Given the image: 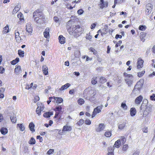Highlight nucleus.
Instances as JSON below:
<instances>
[{
	"label": "nucleus",
	"mask_w": 155,
	"mask_h": 155,
	"mask_svg": "<svg viewBox=\"0 0 155 155\" xmlns=\"http://www.w3.org/2000/svg\"><path fill=\"white\" fill-rule=\"evenodd\" d=\"M66 27L69 34L73 35L75 38L80 36L83 32V29L80 25L72 26L71 20H70L67 22Z\"/></svg>",
	"instance_id": "nucleus-1"
},
{
	"label": "nucleus",
	"mask_w": 155,
	"mask_h": 155,
	"mask_svg": "<svg viewBox=\"0 0 155 155\" xmlns=\"http://www.w3.org/2000/svg\"><path fill=\"white\" fill-rule=\"evenodd\" d=\"M96 93L94 89L91 87H88L84 90V91L83 96L86 99H90L92 98H94Z\"/></svg>",
	"instance_id": "nucleus-2"
},
{
	"label": "nucleus",
	"mask_w": 155,
	"mask_h": 155,
	"mask_svg": "<svg viewBox=\"0 0 155 155\" xmlns=\"http://www.w3.org/2000/svg\"><path fill=\"white\" fill-rule=\"evenodd\" d=\"M33 17L34 18L35 20L38 23V21L40 18H42L43 17L42 13L40 9H38L34 11L33 14Z\"/></svg>",
	"instance_id": "nucleus-3"
},
{
	"label": "nucleus",
	"mask_w": 155,
	"mask_h": 155,
	"mask_svg": "<svg viewBox=\"0 0 155 155\" xmlns=\"http://www.w3.org/2000/svg\"><path fill=\"white\" fill-rule=\"evenodd\" d=\"M142 85L143 84L141 83L140 82H137L133 90L132 93L135 94H139Z\"/></svg>",
	"instance_id": "nucleus-4"
},
{
	"label": "nucleus",
	"mask_w": 155,
	"mask_h": 155,
	"mask_svg": "<svg viewBox=\"0 0 155 155\" xmlns=\"http://www.w3.org/2000/svg\"><path fill=\"white\" fill-rule=\"evenodd\" d=\"M62 107L61 106H58L56 107L54 110L56 111V113L54 118H57L56 120H60V117H58V119H57L58 116V115L61 111Z\"/></svg>",
	"instance_id": "nucleus-5"
},
{
	"label": "nucleus",
	"mask_w": 155,
	"mask_h": 155,
	"mask_svg": "<svg viewBox=\"0 0 155 155\" xmlns=\"http://www.w3.org/2000/svg\"><path fill=\"white\" fill-rule=\"evenodd\" d=\"M102 107L103 106L101 105L98 106L94 109L91 115L92 118H93L97 114L101 112V110L102 108Z\"/></svg>",
	"instance_id": "nucleus-6"
},
{
	"label": "nucleus",
	"mask_w": 155,
	"mask_h": 155,
	"mask_svg": "<svg viewBox=\"0 0 155 155\" xmlns=\"http://www.w3.org/2000/svg\"><path fill=\"white\" fill-rule=\"evenodd\" d=\"M100 0V2L98 4V6L100 9H103L104 8H107L108 5V2L107 1H104V0Z\"/></svg>",
	"instance_id": "nucleus-7"
},
{
	"label": "nucleus",
	"mask_w": 155,
	"mask_h": 155,
	"mask_svg": "<svg viewBox=\"0 0 155 155\" xmlns=\"http://www.w3.org/2000/svg\"><path fill=\"white\" fill-rule=\"evenodd\" d=\"M144 62V61L140 58H139L137 63V68L139 69L142 68L143 66Z\"/></svg>",
	"instance_id": "nucleus-8"
},
{
	"label": "nucleus",
	"mask_w": 155,
	"mask_h": 155,
	"mask_svg": "<svg viewBox=\"0 0 155 155\" xmlns=\"http://www.w3.org/2000/svg\"><path fill=\"white\" fill-rule=\"evenodd\" d=\"M105 125L104 124H100L98 127L95 129L96 131L97 132H100L103 131L105 128Z\"/></svg>",
	"instance_id": "nucleus-9"
},
{
	"label": "nucleus",
	"mask_w": 155,
	"mask_h": 155,
	"mask_svg": "<svg viewBox=\"0 0 155 155\" xmlns=\"http://www.w3.org/2000/svg\"><path fill=\"white\" fill-rule=\"evenodd\" d=\"M99 32L101 33V35L102 36L106 34L108 32V28L106 27L103 28L102 30L101 29L97 31V33H98Z\"/></svg>",
	"instance_id": "nucleus-10"
},
{
	"label": "nucleus",
	"mask_w": 155,
	"mask_h": 155,
	"mask_svg": "<svg viewBox=\"0 0 155 155\" xmlns=\"http://www.w3.org/2000/svg\"><path fill=\"white\" fill-rule=\"evenodd\" d=\"M15 37L17 42H21V38L19 36V33L18 30H16L15 31Z\"/></svg>",
	"instance_id": "nucleus-11"
},
{
	"label": "nucleus",
	"mask_w": 155,
	"mask_h": 155,
	"mask_svg": "<svg viewBox=\"0 0 155 155\" xmlns=\"http://www.w3.org/2000/svg\"><path fill=\"white\" fill-rule=\"evenodd\" d=\"M143 99V97L141 95L137 97L135 100V103L136 104L139 105L140 104Z\"/></svg>",
	"instance_id": "nucleus-12"
},
{
	"label": "nucleus",
	"mask_w": 155,
	"mask_h": 155,
	"mask_svg": "<svg viewBox=\"0 0 155 155\" xmlns=\"http://www.w3.org/2000/svg\"><path fill=\"white\" fill-rule=\"evenodd\" d=\"M49 32H50V29L48 28H47L45 31L44 32L43 34L45 38H49L50 37V34H49Z\"/></svg>",
	"instance_id": "nucleus-13"
},
{
	"label": "nucleus",
	"mask_w": 155,
	"mask_h": 155,
	"mask_svg": "<svg viewBox=\"0 0 155 155\" xmlns=\"http://www.w3.org/2000/svg\"><path fill=\"white\" fill-rule=\"evenodd\" d=\"M147 35V33L145 32H141L140 33V38L141 41L143 42H144L145 41V38Z\"/></svg>",
	"instance_id": "nucleus-14"
},
{
	"label": "nucleus",
	"mask_w": 155,
	"mask_h": 155,
	"mask_svg": "<svg viewBox=\"0 0 155 155\" xmlns=\"http://www.w3.org/2000/svg\"><path fill=\"white\" fill-rule=\"evenodd\" d=\"M72 130V127L71 126L66 125L64 126L62 131H71Z\"/></svg>",
	"instance_id": "nucleus-15"
},
{
	"label": "nucleus",
	"mask_w": 155,
	"mask_h": 155,
	"mask_svg": "<svg viewBox=\"0 0 155 155\" xmlns=\"http://www.w3.org/2000/svg\"><path fill=\"white\" fill-rule=\"evenodd\" d=\"M42 71L44 74L45 75L48 74V68L46 65L42 66Z\"/></svg>",
	"instance_id": "nucleus-16"
},
{
	"label": "nucleus",
	"mask_w": 155,
	"mask_h": 155,
	"mask_svg": "<svg viewBox=\"0 0 155 155\" xmlns=\"http://www.w3.org/2000/svg\"><path fill=\"white\" fill-rule=\"evenodd\" d=\"M26 31L30 34H31L32 32V28L31 25L29 24H27L26 25Z\"/></svg>",
	"instance_id": "nucleus-17"
},
{
	"label": "nucleus",
	"mask_w": 155,
	"mask_h": 155,
	"mask_svg": "<svg viewBox=\"0 0 155 155\" xmlns=\"http://www.w3.org/2000/svg\"><path fill=\"white\" fill-rule=\"evenodd\" d=\"M59 42L61 44H64L65 42V38L63 35H60L58 37Z\"/></svg>",
	"instance_id": "nucleus-18"
},
{
	"label": "nucleus",
	"mask_w": 155,
	"mask_h": 155,
	"mask_svg": "<svg viewBox=\"0 0 155 155\" xmlns=\"http://www.w3.org/2000/svg\"><path fill=\"white\" fill-rule=\"evenodd\" d=\"M71 84L69 83H67L64 85L62 86L59 89V90L61 91L64 89H66L69 87Z\"/></svg>",
	"instance_id": "nucleus-19"
},
{
	"label": "nucleus",
	"mask_w": 155,
	"mask_h": 155,
	"mask_svg": "<svg viewBox=\"0 0 155 155\" xmlns=\"http://www.w3.org/2000/svg\"><path fill=\"white\" fill-rule=\"evenodd\" d=\"M121 144L120 140V139L118 140L117 141H115L114 145V147L117 148L120 147Z\"/></svg>",
	"instance_id": "nucleus-20"
},
{
	"label": "nucleus",
	"mask_w": 155,
	"mask_h": 155,
	"mask_svg": "<svg viewBox=\"0 0 155 155\" xmlns=\"http://www.w3.org/2000/svg\"><path fill=\"white\" fill-rule=\"evenodd\" d=\"M137 113L136 109L134 107L131 108L130 110V114L131 116H134Z\"/></svg>",
	"instance_id": "nucleus-21"
},
{
	"label": "nucleus",
	"mask_w": 155,
	"mask_h": 155,
	"mask_svg": "<svg viewBox=\"0 0 155 155\" xmlns=\"http://www.w3.org/2000/svg\"><path fill=\"white\" fill-rule=\"evenodd\" d=\"M21 71V66L20 65H16L15 69V72L16 74H18Z\"/></svg>",
	"instance_id": "nucleus-22"
},
{
	"label": "nucleus",
	"mask_w": 155,
	"mask_h": 155,
	"mask_svg": "<svg viewBox=\"0 0 155 155\" xmlns=\"http://www.w3.org/2000/svg\"><path fill=\"white\" fill-rule=\"evenodd\" d=\"M35 126V125L33 122H31L29 123L28 126L30 130L33 132H35V131L34 129Z\"/></svg>",
	"instance_id": "nucleus-23"
},
{
	"label": "nucleus",
	"mask_w": 155,
	"mask_h": 155,
	"mask_svg": "<svg viewBox=\"0 0 155 155\" xmlns=\"http://www.w3.org/2000/svg\"><path fill=\"white\" fill-rule=\"evenodd\" d=\"M53 114V112H48L45 113L43 114V116L46 118H48Z\"/></svg>",
	"instance_id": "nucleus-24"
},
{
	"label": "nucleus",
	"mask_w": 155,
	"mask_h": 155,
	"mask_svg": "<svg viewBox=\"0 0 155 155\" xmlns=\"http://www.w3.org/2000/svg\"><path fill=\"white\" fill-rule=\"evenodd\" d=\"M0 132L2 134L5 135L7 133L8 130L6 128L2 127L0 130Z\"/></svg>",
	"instance_id": "nucleus-25"
},
{
	"label": "nucleus",
	"mask_w": 155,
	"mask_h": 155,
	"mask_svg": "<svg viewBox=\"0 0 155 155\" xmlns=\"http://www.w3.org/2000/svg\"><path fill=\"white\" fill-rule=\"evenodd\" d=\"M39 104L38 105V107L36 109V113L39 116L41 114V111L42 110V107H41L40 106L39 107Z\"/></svg>",
	"instance_id": "nucleus-26"
},
{
	"label": "nucleus",
	"mask_w": 155,
	"mask_h": 155,
	"mask_svg": "<svg viewBox=\"0 0 155 155\" xmlns=\"http://www.w3.org/2000/svg\"><path fill=\"white\" fill-rule=\"evenodd\" d=\"M24 51H22L21 50H18V54L20 58H23L24 57Z\"/></svg>",
	"instance_id": "nucleus-27"
},
{
	"label": "nucleus",
	"mask_w": 155,
	"mask_h": 155,
	"mask_svg": "<svg viewBox=\"0 0 155 155\" xmlns=\"http://www.w3.org/2000/svg\"><path fill=\"white\" fill-rule=\"evenodd\" d=\"M9 31L8 26L7 25L4 28L3 30L2 31V33L3 34H6Z\"/></svg>",
	"instance_id": "nucleus-28"
},
{
	"label": "nucleus",
	"mask_w": 155,
	"mask_h": 155,
	"mask_svg": "<svg viewBox=\"0 0 155 155\" xmlns=\"http://www.w3.org/2000/svg\"><path fill=\"white\" fill-rule=\"evenodd\" d=\"M5 89L3 88H0V98H2L4 97V94H3L5 91Z\"/></svg>",
	"instance_id": "nucleus-29"
},
{
	"label": "nucleus",
	"mask_w": 155,
	"mask_h": 155,
	"mask_svg": "<svg viewBox=\"0 0 155 155\" xmlns=\"http://www.w3.org/2000/svg\"><path fill=\"white\" fill-rule=\"evenodd\" d=\"M19 61V58H16L15 59L12 60L11 62V63L12 65H15Z\"/></svg>",
	"instance_id": "nucleus-30"
},
{
	"label": "nucleus",
	"mask_w": 155,
	"mask_h": 155,
	"mask_svg": "<svg viewBox=\"0 0 155 155\" xmlns=\"http://www.w3.org/2000/svg\"><path fill=\"white\" fill-rule=\"evenodd\" d=\"M84 123V120L82 119H80L76 123V125L77 126H80L82 125Z\"/></svg>",
	"instance_id": "nucleus-31"
},
{
	"label": "nucleus",
	"mask_w": 155,
	"mask_h": 155,
	"mask_svg": "<svg viewBox=\"0 0 155 155\" xmlns=\"http://www.w3.org/2000/svg\"><path fill=\"white\" fill-rule=\"evenodd\" d=\"M107 81V79L103 77H101L99 79V82L101 83H104Z\"/></svg>",
	"instance_id": "nucleus-32"
},
{
	"label": "nucleus",
	"mask_w": 155,
	"mask_h": 155,
	"mask_svg": "<svg viewBox=\"0 0 155 155\" xmlns=\"http://www.w3.org/2000/svg\"><path fill=\"white\" fill-rule=\"evenodd\" d=\"M97 77H94L92 78L91 80V83L92 84L95 85L97 83Z\"/></svg>",
	"instance_id": "nucleus-33"
},
{
	"label": "nucleus",
	"mask_w": 155,
	"mask_h": 155,
	"mask_svg": "<svg viewBox=\"0 0 155 155\" xmlns=\"http://www.w3.org/2000/svg\"><path fill=\"white\" fill-rule=\"evenodd\" d=\"M20 9V6H19L18 5H16L15 6V8L13 10V12L14 13H16Z\"/></svg>",
	"instance_id": "nucleus-34"
},
{
	"label": "nucleus",
	"mask_w": 155,
	"mask_h": 155,
	"mask_svg": "<svg viewBox=\"0 0 155 155\" xmlns=\"http://www.w3.org/2000/svg\"><path fill=\"white\" fill-rule=\"evenodd\" d=\"M152 8L151 7H149L147 8L146 11V14L149 15L151 13L152 11Z\"/></svg>",
	"instance_id": "nucleus-35"
},
{
	"label": "nucleus",
	"mask_w": 155,
	"mask_h": 155,
	"mask_svg": "<svg viewBox=\"0 0 155 155\" xmlns=\"http://www.w3.org/2000/svg\"><path fill=\"white\" fill-rule=\"evenodd\" d=\"M17 16L20 21L24 20L23 15L21 13H20L18 14Z\"/></svg>",
	"instance_id": "nucleus-36"
},
{
	"label": "nucleus",
	"mask_w": 155,
	"mask_h": 155,
	"mask_svg": "<svg viewBox=\"0 0 155 155\" xmlns=\"http://www.w3.org/2000/svg\"><path fill=\"white\" fill-rule=\"evenodd\" d=\"M78 103L79 105H81L84 103V101L83 99L80 98L78 100Z\"/></svg>",
	"instance_id": "nucleus-37"
},
{
	"label": "nucleus",
	"mask_w": 155,
	"mask_h": 155,
	"mask_svg": "<svg viewBox=\"0 0 155 155\" xmlns=\"http://www.w3.org/2000/svg\"><path fill=\"white\" fill-rule=\"evenodd\" d=\"M17 125L18 126L20 130L22 131H24L25 130V127L22 124H18Z\"/></svg>",
	"instance_id": "nucleus-38"
},
{
	"label": "nucleus",
	"mask_w": 155,
	"mask_h": 155,
	"mask_svg": "<svg viewBox=\"0 0 155 155\" xmlns=\"http://www.w3.org/2000/svg\"><path fill=\"white\" fill-rule=\"evenodd\" d=\"M138 29L140 31H144L146 29V27L145 25H140L139 26Z\"/></svg>",
	"instance_id": "nucleus-39"
},
{
	"label": "nucleus",
	"mask_w": 155,
	"mask_h": 155,
	"mask_svg": "<svg viewBox=\"0 0 155 155\" xmlns=\"http://www.w3.org/2000/svg\"><path fill=\"white\" fill-rule=\"evenodd\" d=\"M104 135L107 137H110L111 135V131H106Z\"/></svg>",
	"instance_id": "nucleus-40"
},
{
	"label": "nucleus",
	"mask_w": 155,
	"mask_h": 155,
	"mask_svg": "<svg viewBox=\"0 0 155 155\" xmlns=\"http://www.w3.org/2000/svg\"><path fill=\"white\" fill-rule=\"evenodd\" d=\"M10 119L11 121L13 123H15L16 121V119L15 116L13 115V116H10Z\"/></svg>",
	"instance_id": "nucleus-41"
},
{
	"label": "nucleus",
	"mask_w": 155,
	"mask_h": 155,
	"mask_svg": "<svg viewBox=\"0 0 155 155\" xmlns=\"http://www.w3.org/2000/svg\"><path fill=\"white\" fill-rule=\"evenodd\" d=\"M29 143L30 144H34L35 143V141L34 138L32 137L29 141Z\"/></svg>",
	"instance_id": "nucleus-42"
},
{
	"label": "nucleus",
	"mask_w": 155,
	"mask_h": 155,
	"mask_svg": "<svg viewBox=\"0 0 155 155\" xmlns=\"http://www.w3.org/2000/svg\"><path fill=\"white\" fill-rule=\"evenodd\" d=\"M55 100H56V102L58 103H60L63 102V100L61 97H56V99Z\"/></svg>",
	"instance_id": "nucleus-43"
},
{
	"label": "nucleus",
	"mask_w": 155,
	"mask_h": 155,
	"mask_svg": "<svg viewBox=\"0 0 155 155\" xmlns=\"http://www.w3.org/2000/svg\"><path fill=\"white\" fill-rule=\"evenodd\" d=\"M150 112L149 111H148L147 110H146L145 109V110L143 112V117H146L149 114Z\"/></svg>",
	"instance_id": "nucleus-44"
},
{
	"label": "nucleus",
	"mask_w": 155,
	"mask_h": 155,
	"mask_svg": "<svg viewBox=\"0 0 155 155\" xmlns=\"http://www.w3.org/2000/svg\"><path fill=\"white\" fill-rule=\"evenodd\" d=\"M89 50L90 51L93 52L94 54L95 55L97 53V51L93 48H89Z\"/></svg>",
	"instance_id": "nucleus-45"
},
{
	"label": "nucleus",
	"mask_w": 155,
	"mask_h": 155,
	"mask_svg": "<svg viewBox=\"0 0 155 155\" xmlns=\"http://www.w3.org/2000/svg\"><path fill=\"white\" fill-rule=\"evenodd\" d=\"M125 102L126 101H125L124 103H122L121 104V107L122 108L126 110L127 109V107L126 104Z\"/></svg>",
	"instance_id": "nucleus-46"
},
{
	"label": "nucleus",
	"mask_w": 155,
	"mask_h": 155,
	"mask_svg": "<svg viewBox=\"0 0 155 155\" xmlns=\"http://www.w3.org/2000/svg\"><path fill=\"white\" fill-rule=\"evenodd\" d=\"M120 142L121 141L123 144L125 143L126 140V139L125 137L123 136L120 137Z\"/></svg>",
	"instance_id": "nucleus-47"
},
{
	"label": "nucleus",
	"mask_w": 155,
	"mask_h": 155,
	"mask_svg": "<svg viewBox=\"0 0 155 155\" xmlns=\"http://www.w3.org/2000/svg\"><path fill=\"white\" fill-rule=\"evenodd\" d=\"M145 72L144 71H143L141 72L138 73L137 76L138 77L140 78L142 77L144 74Z\"/></svg>",
	"instance_id": "nucleus-48"
},
{
	"label": "nucleus",
	"mask_w": 155,
	"mask_h": 155,
	"mask_svg": "<svg viewBox=\"0 0 155 155\" xmlns=\"http://www.w3.org/2000/svg\"><path fill=\"white\" fill-rule=\"evenodd\" d=\"M33 83H31L30 85L27 84L25 88L26 89L29 90L31 88L33 85Z\"/></svg>",
	"instance_id": "nucleus-49"
},
{
	"label": "nucleus",
	"mask_w": 155,
	"mask_h": 155,
	"mask_svg": "<svg viewBox=\"0 0 155 155\" xmlns=\"http://www.w3.org/2000/svg\"><path fill=\"white\" fill-rule=\"evenodd\" d=\"M127 84H128L129 86H130L132 83V81L129 79H127L126 80Z\"/></svg>",
	"instance_id": "nucleus-50"
},
{
	"label": "nucleus",
	"mask_w": 155,
	"mask_h": 155,
	"mask_svg": "<svg viewBox=\"0 0 155 155\" xmlns=\"http://www.w3.org/2000/svg\"><path fill=\"white\" fill-rule=\"evenodd\" d=\"M125 126V125L124 124H120L118 126V128L119 129L122 130L124 129Z\"/></svg>",
	"instance_id": "nucleus-51"
},
{
	"label": "nucleus",
	"mask_w": 155,
	"mask_h": 155,
	"mask_svg": "<svg viewBox=\"0 0 155 155\" xmlns=\"http://www.w3.org/2000/svg\"><path fill=\"white\" fill-rule=\"evenodd\" d=\"M54 152V150L53 149H50L47 152V154L50 155L53 153Z\"/></svg>",
	"instance_id": "nucleus-52"
},
{
	"label": "nucleus",
	"mask_w": 155,
	"mask_h": 155,
	"mask_svg": "<svg viewBox=\"0 0 155 155\" xmlns=\"http://www.w3.org/2000/svg\"><path fill=\"white\" fill-rule=\"evenodd\" d=\"M128 148V146L127 144H125L123 146L122 148V150L123 151H126Z\"/></svg>",
	"instance_id": "nucleus-53"
},
{
	"label": "nucleus",
	"mask_w": 155,
	"mask_h": 155,
	"mask_svg": "<svg viewBox=\"0 0 155 155\" xmlns=\"http://www.w3.org/2000/svg\"><path fill=\"white\" fill-rule=\"evenodd\" d=\"M86 38V39L90 41H91L92 36L89 34H87Z\"/></svg>",
	"instance_id": "nucleus-54"
},
{
	"label": "nucleus",
	"mask_w": 155,
	"mask_h": 155,
	"mask_svg": "<svg viewBox=\"0 0 155 155\" xmlns=\"http://www.w3.org/2000/svg\"><path fill=\"white\" fill-rule=\"evenodd\" d=\"M5 71V68L2 66H0V74H3Z\"/></svg>",
	"instance_id": "nucleus-55"
},
{
	"label": "nucleus",
	"mask_w": 155,
	"mask_h": 155,
	"mask_svg": "<svg viewBox=\"0 0 155 155\" xmlns=\"http://www.w3.org/2000/svg\"><path fill=\"white\" fill-rule=\"evenodd\" d=\"M84 12V11L82 9H80L78 10L77 13L79 15H81Z\"/></svg>",
	"instance_id": "nucleus-56"
},
{
	"label": "nucleus",
	"mask_w": 155,
	"mask_h": 155,
	"mask_svg": "<svg viewBox=\"0 0 155 155\" xmlns=\"http://www.w3.org/2000/svg\"><path fill=\"white\" fill-rule=\"evenodd\" d=\"M150 99L151 100L155 101V94H153L152 95L150 96Z\"/></svg>",
	"instance_id": "nucleus-57"
},
{
	"label": "nucleus",
	"mask_w": 155,
	"mask_h": 155,
	"mask_svg": "<svg viewBox=\"0 0 155 155\" xmlns=\"http://www.w3.org/2000/svg\"><path fill=\"white\" fill-rule=\"evenodd\" d=\"M85 123L86 125H89L91 124V121L87 119L85 121Z\"/></svg>",
	"instance_id": "nucleus-58"
},
{
	"label": "nucleus",
	"mask_w": 155,
	"mask_h": 155,
	"mask_svg": "<svg viewBox=\"0 0 155 155\" xmlns=\"http://www.w3.org/2000/svg\"><path fill=\"white\" fill-rule=\"evenodd\" d=\"M142 130L144 133H147L148 132V128L147 127H144L142 129Z\"/></svg>",
	"instance_id": "nucleus-59"
},
{
	"label": "nucleus",
	"mask_w": 155,
	"mask_h": 155,
	"mask_svg": "<svg viewBox=\"0 0 155 155\" xmlns=\"http://www.w3.org/2000/svg\"><path fill=\"white\" fill-rule=\"evenodd\" d=\"M39 100V97L38 96H36L34 98V102L36 103Z\"/></svg>",
	"instance_id": "nucleus-60"
},
{
	"label": "nucleus",
	"mask_w": 155,
	"mask_h": 155,
	"mask_svg": "<svg viewBox=\"0 0 155 155\" xmlns=\"http://www.w3.org/2000/svg\"><path fill=\"white\" fill-rule=\"evenodd\" d=\"M36 138L37 139H39L40 142H41L43 141L42 137H41L40 135L37 136L36 137Z\"/></svg>",
	"instance_id": "nucleus-61"
},
{
	"label": "nucleus",
	"mask_w": 155,
	"mask_h": 155,
	"mask_svg": "<svg viewBox=\"0 0 155 155\" xmlns=\"http://www.w3.org/2000/svg\"><path fill=\"white\" fill-rule=\"evenodd\" d=\"M114 150L113 147H109L108 149V152H113Z\"/></svg>",
	"instance_id": "nucleus-62"
},
{
	"label": "nucleus",
	"mask_w": 155,
	"mask_h": 155,
	"mask_svg": "<svg viewBox=\"0 0 155 155\" xmlns=\"http://www.w3.org/2000/svg\"><path fill=\"white\" fill-rule=\"evenodd\" d=\"M145 109L150 112L151 111L152 107L147 106L146 107Z\"/></svg>",
	"instance_id": "nucleus-63"
},
{
	"label": "nucleus",
	"mask_w": 155,
	"mask_h": 155,
	"mask_svg": "<svg viewBox=\"0 0 155 155\" xmlns=\"http://www.w3.org/2000/svg\"><path fill=\"white\" fill-rule=\"evenodd\" d=\"M54 20L56 22H58L59 21V19L58 18L57 16H54Z\"/></svg>",
	"instance_id": "nucleus-64"
}]
</instances>
